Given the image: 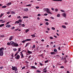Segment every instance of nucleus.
<instances>
[{
	"instance_id": "obj_39",
	"label": "nucleus",
	"mask_w": 73,
	"mask_h": 73,
	"mask_svg": "<svg viewBox=\"0 0 73 73\" xmlns=\"http://www.w3.org/2000/svg\"><path fill=\"white\" fill-rule=\"evenodd\" d=\"M63 59H64V57L62 56L61 59H60V60H62H62H63Z\"/></svg>"
},
{
	"instance_id": "obj_30",
	"label": "nucleus",
	"mask_w": 73,
	"mask_h": 73,
	"mask_svg": "<svg viewBox=\"0 0 73 73\" xmlns=\"http://www.w3.org/2000/svg\"><path fill=\"white\" fill-rule=\"evenodd\" d=\"M45 24L46 25H49V23L48 22H46Z\"/></svg>"
},
{
	"instance_id": "obj_4",
	"label": "nucleus",
	"mask_w": 73,
	"mask_h": 73,
	"mask_svg": "<svg viewBox=\"0 0 73 73\" xmlns=\"http://www.w3.org/2000/svg\"><path fill=\"white\" fill-rule=\"evenodd\" d=\"M15 58H16V59H19V58H20V56L19 55H17V56H16L15 57Z\"/></svg>"
},
{
	"instance_id": "obj_25",
	"label": "nucleus",
	"mask_w": 73,
	"mask_h": 73,
	"mask_svg": "<svg viewBox=\"0 0 73 73\" xmlns=\"http://www.w3.org/2000/svg\"><path fill=\"white\" fill-rule=\"evenodd\" d=\"M29 43H27L25 46V47H27V46H28V45H29Z\"/></svg>"
},
{
	"instance_id": "obj_41",
	"label": "nucleus",
	"mask_w": 73,
	"mask_h": 73,
	"mask_svg": "<svg viewBox=\"0 0 73 73\" xmlns=\"http://www.w3.org/2000/svg\"><path fill=\"white\" fill-rule=\"evenodd\" d=\"M22 26L23 27H25V25H24V24H23L22 25Z\"/></svg>"
},
{
	"instance_id": "obj_57",
	"label": "nucleus",
	"mask_w": 73,
	"mask_h": 73,
	"mask_svg": "<svg viewBox=\"0 0 73 73\" xmlns=\"http://www.w3.org/2000/svg\"><path fill=\"white\" fill-rule=\"evenodd\" d=\"M14 29L15 27H13L11 28V29H12V30H13V29Z\"/></svg>"
},
{
	"instance_id": "obj_34",
	"label": "nucleus",
	"mask_w": 73,
	"mask_h": 73,
	"mask_svg": "<svg viewBox=\"0 0 73 73\" xmlns=\"http://www.w3.org/2000/svg\"><path fill=\"white\" fill-rule=\"evenodd\" d=\"M25 41H26V40H25L22 41V42L23 43H24V42H25Z\"/></svg>"
},
{
	"instance_id": "obj_40",
	"label": "nucleus",
	"mask_w": 73,
	"mask_h": 73,
	"mask_svg": "<svg viewBox=\"0 0 73 73\" xmlns=\"http://www.w3.org/2000/svg\"><path fill=\"white\" fill-rule=\"evenodd\" d=\"M13 50L14 51H16V50H17V49H16V48H14L13 49Z\"/></svg>"
},
{
	"instance_id": "obj_52",
	"label": "nucleus",
	"mask_w": 73,
	"mask_h": 73,
	"mask_svg": "<svg viewBox=\"0 0 73 73\" xmlns=\"http://www.w3.org/2000/svg\"><path fill=\"white\" fill-rule=\"evenodd\" d=\"M61 68H62V69H63V68H64V67L63 66H61L60 67Z\"/></svg>"
},
{
	"instance_id": "obj_63",
	"label": "nucleus",
	"mask_w": 73,
	"mask_h": 73,
	"mask_svg": "<svg viewBox=\"0 0 73 73\" xmlns=\"http://www.w3.org/2000/svg\"><path fill=\"white\" fill-rule=\"evenodd\" d=\"M5 21H4L2 22V23H5Z\"/></svg>"
},
{
	"instance_id": "obj_6",
	"label": "nucleus",
	"mask_w": 73,
	"mask_h": 73,
	"mask_svg": "<svg viewBox=\"0 0 73 73\" xmlns=\"http://www.w3.org/2000/svg\"><path fill=\"white\" fill-rule=\"evenodd\" d=\"M62 16H63L64 17H66V15L65 13H63L62 14Z\"/></svg>"
},
{
	"instance_id": "obj_23",
	"label": "nucleus",
	"mask_w": 73,
	"mask_h": 73,
	"mask_svg": "<svg viewBox=\"0 0 73 73\" xmlns=\"http://www.w3.org/2000/svg\"><path fill=\"white\" fill-rule=\"evenodd\" d=\"M28 18V17H27V16H24L23 17V19H27Z\"/></svg>"
},
{
	"instance_id": "obj_22",
	"label": "nucleus",
	"mask_w": 73,
	"mask_h": 73,
	"mask_svg": "<svg viewBox=\"0 0 73 73\" xmlns=\"http://www.w3.org/2000/svg\"><path fill=\"white\" fill-rule=\"evenodd\" d=\"M50 54H56V53H55V52H51Z\"/></svg>"
},
{
	"instance_id": "obj_58",
	"label": "nucleus",
	"mask_w": 73,
	"mask_h": 73,
	"mask_svg": "<svg viewBox=\"0 0 73 73\" xmlns=\"http://www.w3.org/2000/svg\"><path fill=\"white\" fill-rule=\"evenodd\" d=\"M11 13H12V14H15V12H14V11H12L11 12Z\"/></svg>"
},
{
	"instance_id": "obj_32",
	"label": "nucleus",
	"mask_w": 73,
	"mask_h": 73,
	"mask_svg": "<svg viewBox=\"0 0 73 73\" xmlns=\"http://www.w3.org/2000/svg\"><path fill=\"white\" fill-rule=\"evenodd\" d=\"M58 9H55V12H58Z\"/></svg>"
},
{
	"instance_id": "obj_45",
	"label": "nucleus",
	"mask_w": 73,
	"mask_h": 73,
	"mask_svg": "<svg viewBox=\"0 0 73 73\" xmlns=\"http://www.w3.org/2000/svg\"><path fill=\"white\" fill-rule=\"evenodd\" d=\"M60 11L62 12H64L65 11L62 10H60Z\"/></svg>"
},
{
	"instance_id": "obj_47",
	"label": "nucleus",
	"mask_w": 73,
	"mask_h": 73,
	"mask_svg": "<svg viewBox=\"0 0 73 73\" xmlns=\"http://www.w3.org/2000/svg\"><path fill=\"white\" fill-rule=\"evenodd\" d=\"M52 30H55V28H54V27H52Z\"/></svg>"
},
{
	"instance_id": "obj_26",
	"label": "nucleus",
	"mask_w": 73,
	"mask_h": 73,
	"mask_svg": "<svg viewBox=\"0 0 73 73\" xmlns=\"http://www.w3.org/2000/svg\"><path fill=\"white\" fill-rule=\"evenodd\" d=\"M7 6H3L2 7V8H6Z\"/></svg>"
},
{
	"instance_id": "obj_43",
	"label": "nucleus",
	"mask_w": 73,
	"mask_h": 73,
	"mask_svg": "<svg viewBox=\"0 0 73 73\" xmlns=\"http://www.w3.org/2000/svg\"><path fill=\"white\" fill-rule=\"evenodd\" d=\"M31 4L28 5H26L27 7H30V6H31Z\"/></svg>"
},
{
	"instance_id": "obj_61",
	"label": "nucleus",
	"mask_w": 73,
	"mask_h": 73,
	"mask_svg": "<svg viewBox=\"0 0 73 73\" xmlns=\"http://www.w3.org/2000/svg\"><path fill=\"white\" fill-rule=\"evenodd\" d=\"M11 56L12 57V58L13 57V54H12L11 55Z\"/></svg>"
},
{
	"instance_id": "obj_54",
	"label": "nucleus",
	"mask_w": 73,
	"mask_h": 73,
	"mask_svg": "<svg viewBox=\"0 0 73 73\" xmlns=\"http://www.w3.org/2000/svg\"><path fill=\"white\" fill-rule=\"evenodd\" d=\"M47 15H48V14H47V13H46V14H44V16H47Z\"/></svg>"
},
{
	"instance_id": "obj_12",
	"label": "nucleus",
	"mask_w": 73,
	"mask_h": 73,
	"mask_svg": "<svg viewBox=\"0 0 73 73\" xmlns=\"http://www.w3.org/2000/svg\"><path fill=\"white\" fill-rule=\"evenodd\" d=\"M26 41H31V39H27L26 40Z\"/></svg>"
},
{
	"instance_id": "obj_64",
	"label": "nucleus",
	"mask_w": 73,
	"mask_h": 73,
	"mask_svg": "<svg viewBox=\"0 0 73 73\" xmlns=\"http://www.w3.org/2000/svg\"><path fill=\"white\" fill-rule=\"evenodd\" d=\"M50 39H53V37H50Z\"/></svg>"
},
{
	"instance_id": "obj_14",
	"label": "nucleus",
	"mask_w": 73,
	"mask_h": 73,
	"mask_svg": "<svg viewBox=\"0 0 73 73\" xmlns=\"http://www.w3.org/2000/svg\"><path fill=\"white\" fill-rule=\"evenodd\" d=\"M24 11L25 12H27L28 11V8H26L24 9Z\"/></svg>"
},
{
	"instance_id": "obj_55",
	"label": "nucleus",
	"mask_w": 73,
	"mask_h": 73,
	"mask_svg": "<svg viewBox=\"0 0 73 73\" xmlns=\"http://www.w3.org/2000/svg\"><path fill=\"white\" fill-rule=\"evenodd\" d=\"M25 67H23L22 68V69H25Z\"/></svg>"
},
{
	"instance_id": "obj_11",
	"label": "nucleus",
	"mask_w": 73,
	"mask_h": 73,
	"mask_svg": "<svg viewBox=\"0 0 73 73\" xmlns=\"http://www.w3.org/2000/svg\"><path fill=\"white\" fill-rule=\"evenodd\" d=\"M62 28H64V29H66V26L64 25H62Z\"/></svg>"
},
{
	"instance_id": "obj_33",
	"label": "nucleus",
	"mask_w": 73,
	"mask_h": 73,
	"mask_svg": "<svg viewBox=\"0 0 73 73\" xmlns=\"http://www.w3.org/2000/svg\"><path fill=\"white\" fill-rule=\"evenodd\" d=\"M21 51V48H18V52H20Z\"/></svg>"
},
{
	"instance_id": "obj_17",
	"label": "nucleus",
	"mask_w": 73,
	"mask_h": 73,
	"mask_svg": "<svg viewBox=\"0 0 73 73\" xmlns=\"http://www.w3.org/2000/svg\"><path fill=\"white\" fill-rule=\"evenodd\" d=\"M14 43L15 42L13 41L10 42V44H13V45H14Z\"/></svg>"
},
{
	"instance_id": "obj_44",
	"label": "nucleus",
	"mask_w": 73,
	"mask_h": 73,
	"mask_svg": "<svg viewBox=\"0 0 73 73\" xmlns=\"http://www.w3.org/2000/svg\"><path fill=\"white\" fill-rule=\"evenodd\" d=\"M17 18L18 19H21V17H20V16H18L17 17Z\"/></svg>"
},
{
	"instance_id": "obj_38",
	"label": "nucleus",
	"mask_w": 73,
	"mask_h": 73,
	"mask_svg": "<svg viewBox=\"0 0 73 73\" xmlns=\"http://www.w3.org/2000/svg\"><path fill=\"white\" fill-rule=\"evenodd\" d=\"M7 45H11V44H10V43L8 42L7 43Z\"/></svg>"
},
{
	"instance_id": "obj_24",
	"label": "nucleus",
	"mask_w": 73,
	"mask_h": 73,
	"mask_svg": "<svg viewBox=\"0 0 73 73\" xmlns=\"http://www.w3.org/2000/svg\"><path fill=\"white\" fill-rule=\"evenodd\" d=\"M19 53V52H17L15 54V55H14V56H17V54H18V53Z\"/></svg>"
},
{
	"instance_id": "obj_28",
	"label": "nucleus",
	"mask_w": 73,
	"mask_h": 73,
	"mask_svg": "<svg viewBox=\"0 0 73 73\" xmlns=\"http://www.w3.org/2000/svg\"><path fill=\"white\" fill-rule=\"evenodd\" d=\"M29 29H27L25 30L26 33H27V32H29Z\"/></svg>"
},
{
	"instance_id": "obj_15",
	"label": "nucleus",
	"mask_w": 73,
	"mask_h": 73,
	"mask_svg": "<svg viewBox=\"0 0 73 73\" xmlns=\"http://www.w3.org/2000/svg\"><path fill=\"white\" fill-rule=\"evenodd\" d=\"M36 47V45L35 44H33V47H32V49H34Z\"/></svg>"
},
{
	"instance_id": "obj_46",
	"label": "nucleus",
	"mask_w": 73,
	"mask_h": 73,
	"mask_svg": "<svg viewBox=\"0 0 73 73\" xmlns=\"http://www.w3.org/2000/svg\"><path fill=\"white\" fill-rule=\"evenodd\" d=\"M60 49L61 48L60 47H58V50H61Z\"/></svg>"
},
{
	"instance_id": "obj_16",
	"label": "nucleus",
	"mask_w": 73,
	"mask_h": 73,
	"mask_svg": "<svg viewBox=\"0 0 73 73\" xmlns=\"http://www.w3.org/2000/svg\"><path fill=\"white\" fill-rule=\"evenodd\" d=\"M19 23H20V22H19V21H16L15 23V24H19Z\"/></svg>"
},
{
	"instance_id": "obj_18",
	"label": "nucleus",
	"mask_w": 73,
	"mask_h": 73,
	"mask_svg": "<svg viewBox=\"0 0 73 73\" xmlns=\"http://www.w3.org/2000/svg\"><path fill=\"white\" fill-rule=\"evenodd\" d=\"M31 68H32V69H36V67L33 66H31Z\"/></svg>"
},
{
	"instance_id": "obj_59",
	"label": "nucleus",
	"mask_w": 73,
	"mask_h": 73,
	"mask_svg": "<svg viewBox=\"0 0 73 73\" xmlns=\"http://www.w3.org/2000/svg\"><path fill=\"white\" fill-rule=\"evenodd\" d=\"M50 18L51 19H54V17H51Z\"/></svg>"
},
{
	"instance_id": "obj_62",
	"label": "nucleus",
	"mask_w": 73,
	"mask_h": 73,
	"mask_svg": "<svg viewBox=\"0 0 73 73\" xmlns=\"http://www.w3.org/2000/svg\"><path fill=\"white\" fill-rule=\"evenodd\" d=\"M51 9L52 11H54V8H51Z\"/></svg>"
},
{
	"instance_id": "obj_13",
	"label": "nucleus",
	"mask_w": 73,
	"mask_h": 73,
	"mask_svg": "<svg viewBox=\"0 0 73 73\" xmlns=\"http://www.w3.org/2000/svg\"><path fill=\"white\" fill-rule=\"evenodd\" d=\"M12 38H13V36H11L9 38V40H10V41H11V40H12Z\"/></svg>"
},
{
	"instance_id": "obj_5",
	"label": "nucleus",
	"mask_w": 73,
	"mask_h": 73,
	"mask_svg": "<svg viewBox=\"0 0 73 73\" xmlns=\"http://www.w3.org/2000/svg\"><path fill=\"white\" fill-rule=\"evenodd\" d=\"M13 45L14 46H19V44L16 43H14Z\"/></svg>"
},
{
	"instance_id": "obj_3",
	"label": "nucleus",
	"mask_w": 73,
	"mask_h": 73,
	"mask_svg": "<svg viewBox=\"0 0 73 73\" xmlns=\"http://www.w3.org/2000/svg\"><path fill=\"white\" fill-rule=\"evenodd\" d=\"M3 54H4L3 51H0V56H3Z\"/></svg>"
},
{
	"instance_id": "obj_1",
	"label": "nucleus",
	"mask_w": 73,
	"mask_h": 73,
	"mask_svg": "<svg viewBox=\"0 0 73 73\" xmlns=\"http://www.w3.org/2000/svg\"><path fill=\"white\" fill-rule=\"evenodd\" d=\"M12 70H15V71H17V70H18L17 69V67L14 66L13 67V66H12Z\"/></svg>"
},
{
	"instance_id": "obj_9",
	"label": "nucleus",
	"mask_w": 73,
	"mask_h": 73,
	"mask_svg": "<svg viewBox=\"0 0 73 73\" xmlns=\"http://www.w3.org/2000/svg\"><path fill=\"white\" fill-rule=\"evenodd\" d=\"M3 50H4V49L3 47L0 48V52H2L3 51Z\"/></svg>"
},
{
	"instance_id": "obj_7",
	"label": "nucleus",
	"mask_w": 73,
	"mask_h": 73,
	"mask_svg": "<svg viewBox=\"0 0 73 73\" xmlns=\"http://www.w3.org/2000/svg\"><path fill=\"white\" fill-rule=\"evenodd\" d=\"M21 58H23V57H24V55H23V52H21Z\"/></svg>"
},
{
	"instance_id": "obj_60",
	"label": "nucleus",
	"mask_w": 73,
	"mask_h": 73,
	"mask_svg": "<svg viewBox=\"0 0 73 73\" xmlns=\"http://www.w3.org/2000/svg\"><path fill=\"white\" fill-rule=\"evenodd\" d=\"M36 9H38V8H39V7L37 6L36 7Z\"/></svg>"
},
{
	"instance_id": "obj_48",
	"label": "nucleus",
	"mask_w": 73,
	"mask_h": 73,
	"mask_svg": "<svg viewBox=\"0 0 73 73\" xmlns=\"http://www.w3.org/2000/svg\"><path fill=\"white\" fill-rule=\"evenodd\" d=\"M57 1H62V0H56Z\"/></svg>"
},
{
	"instance_id": "obj_27",
	"label": "nucleus",
	"mask_w": 73,
	"mask_h": 73,
	"mask_svg": "<svg viewBox=\"0 0 73 73\" xmlns=\"http://www.w3.org/2000/svg\"><path fill=\"white\" fill-rule=\"evenodd\" d=\"M11 3H8L7 5L8 6H9V5H11Z\"/></svg>"
},
{
	"instance_id": "obj_31",
	"label": "nucleus",
	"mask_w": 73,
	"mask_h": 73,
	"mask_svg": "<svg viewBox=\"0 0 73 73\" xmlns=\"http://www.w3.org/2000/svg\"><path fill=\"white\" fill-rule=\"evenodd\" d=\"M57 16V17H60V14H58Z\"/></svg>"
},
{
	"instance_id": "obj_53",
	"label": "nucleus",
	"mask_w": 73,
	"mask_h": 73,
	"mask_svg": "<svg viewBox=\"0 0 73 73\" xmlns=\"http://www.w3.org/2000/svg\"><path fill=\"white\" fill-rule=\"evenodd\" d=\"M65 24L66 25H68V23L67 22H65Z\"/></svg>"
},
{
	"instance_id": "obj_37",
	"label": "nucleus",
	"mask_w": 73,
	"mask_h": 73,
	"mask_svg": "<svg viewBox=\"0 0 73 73\" xmlns=\"http://www.w3.org/2000/svg\"><path fill=\"white\" fill-rule=\"evenodd\" d=\"M38 47H37L36 48V49H35V50H37H37H38Z\"/></svg>"
},
{
	"instance_id": "obj_8",
	"label": "nucleus",
	"mask_w": 73,
	"mask_h": 73,
	"mask_svg": "<svg viewBox=\"0 0 73 73\" xmlns=\"http://www.w3.org/2000/svg\"><path fill=\"white\" fill-rule=\"evenodd\" d=\"M27 53H29V54H32V51H29V50H28L27 51Z\"/></svg>"
},
{
	"instance_id": "obj_42",
	"label": "nucleus",
	"mask_w": 73,
	"mask_h": 73,
	"mask_svg": "<svg viewBox=\"0 0 73 73\" xmlns=\"http://www.w3.org/2000/svg\"><path fill=\"white\" fill-rule=\"evenodd\" d=\"M45 20L46 21H49V20H48V19H45Z\"/></svg>"
},
{
	"instance_id": "obj_20",
	"label": "nucleus",
	"mask_w": 73,
	"mask_h": 73,
	"mask_svg": "<svg viewBox=\"0 0 73 73\" xmlns=\"http://www.w3.org/2000/svg\"><path fill=\"white\" fill-rule=\"evenodd\" d=\"M4 24H2L0 25V27H3L4 26Z\"/></svg>"
},
{
	"instance_id": "obj_51",
	"label": "nucleus",
	"mask_w": 73,
	"mask_h": 73,
	"mask_svg": "<svg viewBox=\"0 0 73 73\" xmlns=\"http://www.w3.org/2000/svg\"><path fill=\"white\" fill-rule=\"evenodd\" d=\"M47 71V70H44V71H43V72H44V73H46V71Z\"/></svg>"
},
{
	"instance_id": "obj_50",
	"label": "nucleus",
	"mask_w": 73,
	"mask_h": 73,
	"mask_svg": "<svg viewBox=\"0 0 73 73\" xmlns=\"http://www.w3.org/2000/svg\"><path fill=\"white\" fill-rule=\"evenodd\" d=\"M46 68H47V67H45V68H44L43 69V70H46Z\"/></svg>"
},
{
	"instance_id": "obj_56",
	"label": "nucleus",
	"mask_w": 73,
	"mask_h": 73,
	"mask_svg": "<svg viewBox=\"0 0 73 73\" xmlns=\"http://www.w3.org/2000/svg\"><path fill=\"white\" fill-rule=\"evenodd\" d=\"M37 16H41V14H38Z\"/></svg>"
},
{
	"instance_id": "obj_19",
	"label": "nucleus",
	"mask_w": 73,
	"mask_h": 73,
	"mask_svg": "<svg viewBox=\"0 0 73 73\" xmlns=\"http://www.w3.org/2000/svg\"><path fill=\"white\" fill-rule=\"evenodd\" d=\"M18 21H19V22L20 23H22V21H22V20H21V19H19Z\"/></svg>"
},
{
	"instance_id": "obj_10",
	"label": "nucleus",
	"mask_w": 73,
	"mask_h": 73,
	"mask_svg": "<svg viewBox=\"0 0 73 73\" xmlns=\"http://www.w3.org/2000/svg\"><path fill=\"white\" fill-rule=\"evenodd\" d=\"M11 27V25H6V27H7V28H9V27Z\"/></svg>"
},
{
	"instance_id": "obj_29",
	"label": "nucleus",
	"mask_w": 73,
	"mask_h": 73,
	"mask_svg": "<svg viewBox=\"0 0 73 73\" xmlns=\"http://www.w3.org/2000/svg\"><path fill=\"white\" fill-rule=\"evenodd\" d=\"M54 51L55 52H57V50L56 49H54Z\"/></svg>"
},
{
	"instance_id": "obj_35",
	"label": "nucleus",
	"mask_w": 73,
	"mask_h": 73,
	"mask_svg": "<svg viewBox=\"0 0 73 73\" xmlns=\"http://www.w3.org/2000/svg\"><path fill=\"white\" fill-rule=\"evenodd\" d=\"M37 72H38V73H41V71L39 70H37Z\"/></svg>"
},
{
	"instance_id": "obj_36",
	"label": "nucleus",
	"mask_w": 73,
	"mask_h": 73,
	"mask_svg": "<svg viewBox=\"0 0 73 73\" xmlns=\"http://www.w3.org/2000/svg\"><path fill=\"white\" fill-rule=\"evenodd\" d=\"M39 64L40 66H42V65H43V64H42V63H41L40 62Z\"/></svg>"
},
{
	"instance_id": "obj_21",
	"label": "nucleus",
	"mask_w": 73,
	"mask_h": 73,
	"mask_svg": "<svg viewBox=\"0 0 73 73\" xmlns=\"http://www.w3.org/2000/svg\"><path fill=\"white\" fill-rule=\"evenodd\" d=\"M31 36H32L33 37H36V36H35V34H34L33 35H31Z\"/></svg>"
},
{
	"instance_id": "obj_49",
	"label": "nucleus",
	"mask_w": 73,
	"mask_h": 73,
	"mask_svg": "<svg viewBox=\"0 0 73 73\" xmlns=\"http://www.w3.org/2000/svg\"><path fill=\"white\" fill-rule=\"evenodd\" d=\"M48 62V60L45 61V63H47V62Z\"/></svg>"
},
{
	"instance_id": "obj_2",
	"label": "nucleus",
	"mask_w": 73,
	"mask_h": 73,
	"mask_svg": "<svg viewBox=\"0 0 73 73\" xmlns=\"http://www.w3.org/2000/svg\"><path fill=\"white\" fill-rule=\"evenodd\" d=\"M46 13H49V14H52V13L50 12L49 10V9L47 8L46 10Z\"/></svg>"
}]
</instances>
